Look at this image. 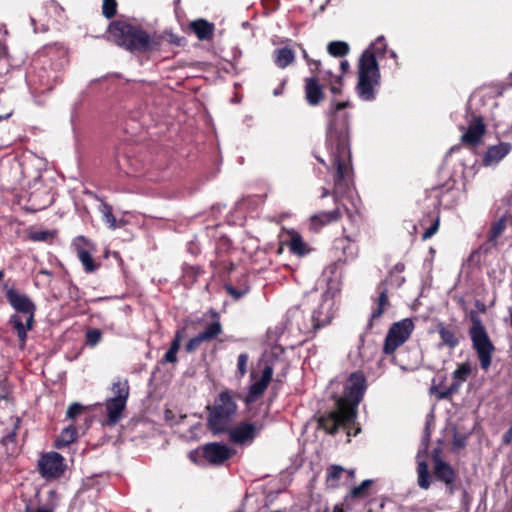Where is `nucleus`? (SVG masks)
I'll return each instance as SVG.
<instances>
[{
	"instance_id": "1",
	"label": "nucleus",
	"mask_w": 512,
	"mask_h": 512,
	"mask_svg": "<svg viewBox=\"0 0 512 512\" xmlns=\"http://www.w3.org/2000/svg\"><path fill=\"white\" fill-rule=\"evenodd\" d=\"M349 100H332L326 111L328 120L326 128V146L329 151L332 167L335 169V190H345L349 187L353 173L350 150V119L346 111L351 108Z\"/></svg>"
},
{
	"instance_id": "2",
	"label": "nucleus",
	"mask_w": 512,
	"mask_h": 512,
	"mask_svg": "<svg viewBox=\"0 0 512 512\" xmlns=\"http://www.w3.org/2000/svg\"><path fill=\"white\" fill-rule=\"evenodd\" d=\"M366 389L367 381L363 372L356 371L350 374L343 395L335 401L334 409L318 417V428L329 435H335L340 428H343L350 442L351 437L361 432L360 424L357 422L358 406L363 400Z\"/></svg>"
},
{
	"instance_id": "3",
	"label": "nucleus",
	"mask_w": 512,
	"mask_h": 512,
	"mask_svg": "<svg viewBox=\"0 0 512 512\" xmlns=\"http://www.w3.org/2000/svg\"><path fill=\"white\" fill-rule=\"evenodd\" d=\"M109 37L119 47L130 52L149 53L160 50L164 37L148 33L140 25L114 20L108 26Z\"/></svg>"
},
{
	"instance_id": "4",
	"label": "nucleus",
	"mask_w": 512,
	"mask_h": 512,
	"mask_svg": "<svg viewBox=\"0 0 512 512\" xmlns=\"http://www.w3.org/2000/svg\"><path fill=\"white\" fill-rule=\"evenodd\" d=\"M387 44L383 36L378 37L359 58L356 92L360 99L373 101L376 88L380 86L381 75L376 57L386 52Z\"/></svg>"
},
{
	"instance_id": "5",
	"label": "nucleus",
	"mask_w": 512,
	"mask_h": 512,
	"mask_svg": "<svg viewBox=\"0 0 512 512\" xmlns=\"http://www.w3.org/2000/svg\"><path fill=\"white\" fill-rule=\"evenodd\" d=\"M5 297L10 306L16 311L9 317L8 324L16 332L20 348H24L27 341V332L35 325L36 305L26 294L20 293L8 283L3 284Z\"/></svg>"
},
{
	"instance_id": "6",
	"label": "nucleus",
	"mask_w": 512,
	"mask_h": 512,
	"mask_svg": "<svg viewBox=\"0 0 512 512\" xmlns=\"http://www.w3.org/2000/svg\"><path fill=\"white\" fill-rule=\"evenodd\" d=\"M241 395L233 390L224 389L206 406V426L213 435L226 434L233 425L238 412L237 399Z\"/></svg>"
},
{
	"instance_id": "7",
	"label": "nucleus",
	"mask_w": 512,
	"mask_h": 512,
	"mask_svg": "<svg viewBox=\"0 0 512 512\" xmlns=\"http://www.w3.org/2000/svg\"><path fill=\"white\" fill-rule=\"evenodd\" d=\"M470 320L472 325L469 329V335L472 347L477 353L480 367L487 371L492 363L495 346L489 338L486 328L474 311L470 314Z\"/></svg>"
},
{
	"instance_id": "8",
	"label": "nucleus",
	"mask_w": 512,
	"mask_h": 512,
	"mask_svg": "<svg viewBox=\"0 0 512 512\" xmlns=\"http://www.w3.org/2000/svg\"><path fill=\"white\" fill-rule=\"evenodd\" d=\"M358 229L348 233L347 228H343V236L335 238L330 249L333 259L339 263H347L358 256L359 248L357 245Z\"/></svg>"
},
{
	"instance_id": "9",
	"label": "nucleus",
	"mask_w": 512,
	"mask_h": 512,
	"mask_svg": "<svg viewBox=\"0 0 512 512\" xmlns=\"http://www.w3.org/2000/svg\"><path fill=\"white\" fill-rule=\"evenodd\" d=\"M414 327V323L410 318H404L393 323L386 334L383 353L385 355L394 354V352L410 338Z\"/></svg>"
},
{
	"instance_id": "10",
	"label": "nucleus",
	"mask_w": 512,
	"mask_h": 512,
	"mask_svg": "<svg viewBox=\"0 0 512 512\" xmlns=\"http://www.w3.org/2000/svg\"><path fill=\"white\" fill-rule=\"evenodd\" d=\"M264 428L262 422L241 421L235 426H230L228 434L229 441L235 445L251 444L256 436Z\"/></svg>"
},
{
	"instance_id": "11",
	"label": "nucleus",
	"mask_w": 512,
	"mask_h": 512,
	"mask_svg": "<svg viewBox=\"0 0 512 512\" xmlns=\"http://www.w3.org/2000/svg\"><path fill=\"white\" fill-rule=\"evenodd\" d=\"M65 469V459L58 452L44 453L38 460V471L47 480L60 478Z\"/></svg>"
},
{
	"instance_id": "12",
	"label": "nucleus",
	"mask_w": 512,
	"mask_h": 512,
	"mask_svg": "<svg viewBox=\"0 0 512 512\" xmlns=\"http://www.w3.org/2000/svg\"><path fill=\"white\" fill-rule=\"evenodd\" d=\"M377 297L373 298L374 306L372 307L369 320L367 322L365 332H370L375 324V321L380 319L385 311L391 306L388 295L387 282H380L376 287Z\"/></svg>"
},
{
	"instance_id": "13",
	"label": "nucleus",
	"mask_w": 512,
	"mask_h": 512,
	"mask_svg": "<svg viewBox=\"0 0 512 512\" xmlns=\"http://www.w3.org/2000/svg\"><path fill=\"white\" fill-rule=\"evenodd\" d=\"M202 457L212 465H222L231 458L232 449L219 442L206 443L201 447Z\"/></svg>"
},
{
	"instance_id": "14",
	"label": "nucleus",
	"mask_w": 512,
	"mask_h": 512,
	"mask_svg": "<svg viewBox=\"0 0 512 512\" xmlns=\"http://www.w3.org/2000/svg\"><path fill=\"white\" fill-rule=\"evenodd\" d=\"M273 373V367L266 364L261 372L260 379L250 385L248 393L244 397V402L247 405L256 402L264 394L273 379Z\"/></svg>"
},
{
	"instance_id": "15",
	"label": "nucleus",
	"mask_w": 512,
	"mask_h": 512,
	"mask_svg": "<svg viewBox=\"0 0 512 512\" xmlns=\"http://www.w3.org/2000/svg\"><path fill=\"white\" fill-rule=\"evenodd\" d=\"M304 95L308 105L315 107L325 100L324 86L316 75L304 79Z\"/></svg>"
},
{
	"instance_id": "16",
	"label": "nucleus",
	"mask_w": 512,
	"mask_h": 512,
	"mask_svg": "<svg viewBox=\"0 0 512 512\" xmlns=\"http://www.w3.org/2000/svg\"><path fill=\"white\" fill-rule=\"evenodd\" d=\"M54 202V195L50 188L41 186L31 191L28 197V208L37 212L51 206Z\"/></svg>"
},
{
	"instance_id": "17",
	"label": "nucleus",
	"mask_w": 512,
	"mask_h": 512,
	"mask_svg": "<svg viewBox=\"0 0 512 512\" xmlns=\"http://www.w3.org/2000/svg\"><path fill=\"white\" fill-rule=\"evenodd\" d=\"M434 469L433 474L438 481L445 483V485L452 491L454 482L457 478L456 471L450 464L445 462L438 455L433 456Z\"/></svg>"
},
{
	"instance_id": "18",
	"label": "nucleus",
	"mask_w": 512,
	"mask_h": 512,
	"mask_svg": "<svg viewBox=\"0 0 512 512\" xmlns=\"http://www.w3.org/2000/svg\"><path fill=\"white\" fill-rule=\"evenodd\" d=\"M486 133V126L481 117H475L469 124L467 131L461 136V141L465 145L477 146L481 143Z\"/></svg>"
},
{
	"instance_id": "19",
	"label": "nucleus",
	"mask_w": 512,
	"mask_h": 512,
	"mask_svg": "<svg viewBox=\"0 0 512 512\" xmlns=\"http://www.w3.org/2000/svg\"><path fill=\"white\" fill-rule=\"evenodd\" d=\"M436 331L440 337V345L454 349L460 343L459 329L456 325L438 322Z\"/></svg>"
},
{
	"instance_id": "20",
	"label": "nucleus",
	"mask_w": 512,
	"mask_h": 512,
	"mask_svg": "<svg viewBox=\"0 0 512 512\" xmlns=\"http://www.w3.org/2000/svg\"><path fill=\"white\" fill-rule=\"evenodd\" d=\"M512 150V144L509 142H500L487 148L483 156L484 166H490L499 163Z\"/></svg>"
},
{
	"instance_id": "21",
	"label": "nucleus",
	"mask_w": 512,
	"mask_h": 512,
	"mask_svg": "<svg viewBox=\"0 0 512 512\" xmlns=\"http://www.w3.org/2000/svg\"><path fill=\"white\" fill-rule=\"evenodd\" d=\"M342 217V211L337 206L332 211H322L310 217V226L314 231H319L324 226L338 221Z\"/></svg>"
},
{
	"instance_id": "22",
	"label": "nucleus",
	"mask_w": 512,
	"mask_h": 512,
	"mask_svg": "<svg viewBox=\"0 0 512 512\" xmlns=\"http://www.w3.org/2000/svg\"><path fill=\"white\" fill-rule=\"evenodd\" d=\"M189 29L196 35L198 40L209 41L214 36L215 25L206 19L199 18L189 23Z\"/></svg>"
},
{
	"instance_id": "23",
	"label": "nucleus",
	"mask_w": 512,
	"mask_h": 512,
	"mask_svg": "<svg viewBox=\"0 0 512 512\" xmlns=\"http://www.w3.org/2000/svg\"><path fill=\"white\" fill-rule=\"evenodd\" d=\"M126 404V401L120 399L109 398L106 400V423L108 425H116L121 420Z\"/></svg>"
},
{
	"instance_id": "24",
	"label": "nucleus",
	"mask_w": 512,
	"mask_h": 512,
	"mask_svg": "<svg viewBox=\"0 0 512 512\" xmlns=\"http://www.w3.org/2000/svg\"><path fill=\"white\" fill-rule=\"evenodd\" d=\"M43 52L49 57L51 61L55 59V62L51 63L53 69H61L67 63V50L58 44L46 45L43 48Z\"/></svg>"
},
{
	"instance_id": "25",
	"label": "nucleus",
	"mask_w": 512,
	"mask_h": 512,
	"mask_svg": "<svg viewBox=\"0 0 512 512\" xmlns=\"http://www.w3.org/2000/svg\"><path fill=\"white\" fill-rule=\"evenodd\" d=\"M428 222H430V226L427 227L425 229L424 233L422 234V240H424V241L431 238L434 234H436V232L439 229L440 216H439V211L437 209H435L433 212H430L426 216H424L420 220V226L425 227Z\"/></svg>"
},
{
	"instance_id": "26",
	"label": "nucleus",
	"mask_w": 512,
	"mask_h": 512,
	"mask_svg": "<svg viewBox=\"0 0 512 512\" xmlns=\"http://www.w3.org/2000/svg\"><path fill=\"white\" fill-rule=\"evenodd\" d=\"M203 273L204 270L199 265L184 264L182 266L181 282L186 288H191Z\"/></svg>"
},
{
	"instance_id": "27",
	"label": "nucleus",
	"mask_w": 512,
	"mask_h": 512,
	"mask_svg": "<svg viewBox=\"0 0 512 512\" xmlns=\"http://www.w3.org/2000/svg\"><path fill=\"white\" fill-rule=\"evenodd\" d=\"M275 65L280 69H285L295 62V52L289 47H281L273 52Z\"/></svg>"
},
{
	"instance_id": "28",
	"label": "nucleus",
	"mask_w": 512,
	"mask_h": 512,
	"mask_svg": "<svg viewBox=\"0 0 512 512\" xmlns=\"http://www.w3.org/2000/svg\"><path fill=\"white\" fill-rule=\"evenodd\" d=\"M211 315L213 318H216L215 321L211 322L206 326V328L200 332V336L204 339L205 342H210L218 338L219 335L222 334L223 328L219 321V314L215 310H211Z\"/></svg>"
},
{
	"instance_id": "29",
	"label": "nucleus",
	"mask_w": 512,
	"mask_h": 512,
	"mask_svg": "<svg viewBox=\"0 0 512 512\" xmlns=\"http://www.w3.org/2000/svg\"><path fill=\"white\" fill-rule=\"evenodd\" d=\"M373 485V480L367 479L362 481L358 486H355L345 496L344 503L349 506V502L353 499H365L370 495V489Z\"/></svg>"
},
{
	"instance_id": "30",
	"label": "nucleus",
	"mask_w": 512,
	"mask_h": 512,
	"mask_svg": "<svg viewBox=\"0 0 512 512\" xmlns=\"http://www.w3.org/2000/svg\"><path fill=\"white\" fill-rule=\"evenodd\" d=\"M512 218L509 214H504L497 221L493 222L488 234V241L493 245L497 244V239L504 233L507 227V221Z\"/></svg>"
},
{
	"instance_id": "31",
	"label": "nucleus",
	"mask_w": 512,
	"mask_h": 512,
	"mask_svg": "<svg viewBox=\"0 0 512 512\" xmlns=\"http://www.w3.org/2000/svg\"><path fill=\"white\" fill-rule=\"evenodd\" d=\"M287 245L290 249V252L297 256H304L310 252V249L304 242L302 236L295 231L290 233V240Z\"/></svg>"
},
{
	"instance_id": "32",
	"label": "nucleus",
	"mask_w": 512,
	"mask_h": 512,
	"mask_svg": "<svg viewBox=\"0 0 512 512\" xmlns=\"http://www.w3.org/2000/svg\"><path fill=\"white\" fill-rule=\"evenodd\" d=\"M77 430L73 425H70L62 430L60 435L55 440L54 446L58 449H62L72 442H74L77 438Z\"/></svg>"
},
{
	"instance_id": "33",
	"label": "nucleus",
	"mask_w": 512,
	"mask_h": 512,
	"mask_svg": "<svg viewBox=\"0 0 512 512\" xmlns=\"http://www.w3.org/2000/svg\"><path fill=\"white\" fill-rule=\"evenodd\" d=\"M329 55L336 58H343L350 52V46L345 41H331L327 45Z\"/></svg>"
},
{
	"instance_id": "34",
	"label": "nucleus",
	"mask_w": 512,
	"mask_h": 512,
	"mask_svg": "<svg viewBox=\"0 0 512 512\" xmlns=\"http://www.w3.org/2000/svg\"><path fill=\"white\" fill-rule=\"evenodd\" d=\"M111 391L114 394L113 399H120L122 401H126L130 395V387L127 379L118 380L114 382L111 387Z\"/></svg>"
},
{
	"instance_id": "35",
	"label": "nucleus",
	"mask_w": 512,
	"mask_h": 512,
	"mask_svg": "<svg viewBox=\"0 0 512 512\" xmlns=\"http://www.w3.org/2000/svg\"><path fill=\"white\" fill-rule=\"evenodd\" d=\"M94 252L95 251H82L81 254L77 255L86 273H94L100 267V263L96 262L93 258L92 254Z\"/></svg>"
},
{
	"instance_id": "36",
	"label": "nucleus",
	"mask_w": 512,
	"mask_h": 512,
	"mask_svg": "<svg viewBox=\"0 0 512 512\" xmlns=\"http://www.w3.org/2000/svg\"><path fill=\"white\" fill-rule=\"evenodd\" d=\"M325 74L327 78L324 77L323 81L327 82L330 92L335 96L341 95L343 87L342 75H333L331 71H326Z\"/></svg>"
},
{
	"instance_id": "37",
	"label": "nucleus",
	"mask_w": 512,
	"mask_h": 512,
	"mask_svg": "<svg viewBox=\"0 0 512 512\" xmlns=\"http://www.w3.org/2000/svg\"><path fill=\"white\" fill-rule=\"evenodd\" d=\"M471 374V365L469 362L460 364L457 369L453 372V383L457 384V391L461 384L465 382Z\"/></svg>"
},
{
	"instance_id": "38",
	"label": "nucleus",
	"mask_w": 512,
	"mask_h": 512,
	"mask_svg": "<svg viewBox=\"0 0 512 512\" xmlns=\"http://www.w3.org/2000/svg\"><path fill=\"white\" fill-rule=\"evenodd\" d=\"M418 485L422 489H428L431 485L428 464L421 461L417 465Z\"/></svg>"
},
{
	"instance_id": "39",
	"label": "nucleus",
	"mask_w": 512,
	"mask_h": 512,
	"mask_svg": "<svg viewBox=\"0 0 512 512\" xmlns=\"http://www.w3.org/2000/svg\"><path fill=\"white\" fill-rule=\"evenodd\" d=\"M72 246L76 254H81L82 251H96V246L85 236H77L73 239Z\"/></svg>"
},
{
	"instance_id": "40",
	"label": "nucleus",
	"mask_w": 512,
	"mask_h": 512,
	"mask_svg": "<svg viewBox=\"0 0 512 512\" xmlns=\"http://www.w3.org/2000/svg\"><path fill=\"white\" fill-rule=\"evenodd\" d=\"M28 238L34 242H51L55 238V232L50 230H35L29 232Z\"/></svg>"
},
{
	"instance_id": "41",
	"label": "nucleus",
	"mask_w": 512,
	"mask_h": 512,
	"mask_svg": "<svg viewBox=\"0 0 512 512\" xmlns=\"http://www.w3.org/2000/svg\"><path fill=\"white\" fill-rule=\"evenodd\" d=\"M431 394L436 395L439 400L448 399L454 393L457 392V384H451L449 387L439 388L437 386H432L430 388Z\"/></svg>"
},
{
	"instance_id": "42",
	"label": "nucleus",
	"mask_w": 512,
	"mask_h": 512,
	"mask_svg": "<svg viewBox=\"0 0 512 512\" xmlns=\"http://www.w3.org/2000/svg\"><path fill=\"white\" fill-rule=\"evenodd\" d=\"M225 291L234 299L239 300L249 292V286L245 285L241 288H236L230 283L224 285Z\"/></svg>"
},
{
	"instance_id": "43",
	"label": "nucleus",
	"mask_w": 512,
	"mask_h": 512,
	"mask_svg": "<svg viewBox=\"0 0 512 512\" xmlns=\"http://www.w3.org/2000/svg\"><path fill=\"white\" fill-rule=\"evenodd\" d=\"M117 13V1L116 0H103L102 3V14L105 18L111 19Z\"/></svg>"
},
{
	"instance_id": "44",
	"label": "nucleus",
	"mask_w": 512,
	"mask_h": 512,
	"mask_svg": "<svg viewBox=\"0 0 512 512\" xmlns=\"http://www.w3.org/2000/svg\"><path fill=\"white\" fill-rule=\"evenodd\" d=\"M345 212L347 214L348 220L350 221V223L352 225L351 231H355L356 229H358V234H359L360 233V224L362 221V216H361L360 212L357 210L351 211L348 208H345Z\"/></svg>"
},
{
	"instance_id": "45",
	"label": "nucleus",
	"mask_w": 512,
	"mask_h": 512,
	"mask_svg": "<svg viewBox=\"0 0 512 512\" xmlns=\"http://www.w3.org/2000/svg\"><path fill=\"white\" fill-rule=\"evenodd\" d=\"M185 336H186V328L185 327L177 329L174 333V337H173V340L171 341L169 350L178 352L180 349V346H181V342L185 338Z\"/></svg>"
},
{
	"instance_id": "46",
	"label": "nucleus",
	"mask_w": 512,
	"mask_h": 512,
	"mask_svg": "<svg viewBox=\"0 0 512 512\" xmlns=\"http://www.w3.org/2000/svg\"><path fill=\"white\" fill-rule=\"evenodd\" d=\"M102 339V332L99 329H89L86 332V344L94 347L96 346Z\"/></svg>"
},
{
	"instance_id": "47",
	"label": "nucleus",
	"mask_w": 512,
	"mask_h": 512,
	"mask_svg": "<svg viewBox=\"0 0 512 512\" xmlns=\"http://www.w3.org/2000/svg\"><path fill=\"white\" fill-rule=\"evenodd\" d=\"M249 361V355L247 353H241L237 359V374L239 378L244 377L247 373V366Z\"/></svg>"
},
{
	"instance_id": "48",
	"label": "nucleus",
	"mask_w": 512,
	"mask_h": 512,
	"mask_svg": "<svg viewBox=\"0 0 512 512\" xmlns=\"http://www.w3.org/2000/svg\"><path fill=\"white\" fill-rule=\"evenodd\" d=\"M205 342L204 339L200 336V334L196 335L195 337L191 338L185 345V350L188 353H192L196 351L200 345Z\"/></svg>"
},
{
	"instance_id": "49",
	"label": "nucleus",
	"mask_w": 512,
	"mask_h": 512,
	"mask_svg": "<svg viewBox=\"0 0 512 512\" xmlns=\"http://www.w3.org/2000/svg\"><path fill=\"white\" fill-rule=\"evenodd\" d=\"M405 270V265L404 263H397L389 272V275L384 279L382 280V282H387V284H393V278L395 276V274H402Z\"/></svg>"
},
{
	"instance_id": "50",
	"label": "nucleus",
	"mask_w": 512,
	"mask_h": 512,
	"mask_svg": "<svg viewBox=\"0 0 512 512\" xmlns=\"http://www.w3.org/2000/svg\"><path fill=\"white\" fill-rule=\"evenodd\" d=\"M84 410V407L79 403H72L67 410V418L74 420L77 416H79Z\"/></svg>"
},
{
	"instance_id": "51",
	"label": "nucleus",
	"mask_w": 512,
	"mask_h": 512,
	"mask_svg": "<svg viewBox=\"0 0 512 512\" xmlns=\"http://www.w3.org/2000/svg\"><path fill=\"white\" fill-rule=\"evenodd\" d=\"M343 472H344V468L342 466L331 465L328 468V479L331 481H338Z\"/></svg>"
},
{
	"instance_id": "52",
	"label": "nucleus",
	"mask_w": 512,
	"mask_h": 512,
	"mask_svg": "<svg viewBox=\"0 0 512 512\" xmlns=\"http://www.w3.org/2000/svg\"><path fill=\"white\" fill-rule=\"evenodd\" d=\"M104 209H105L104 216H105L106 222L109 223V225L112 229H115L117 227L116 226V218L113 215L112 208L108 205H104Z\"/></svg>"
},
{
	"instance_id": "53",
	"label": "nucleus",
	"mask_w": 512,
	"mask_h": 512,
	"mask_svg": "<svg viewBox=\"0 0 512 512\" xmlns=\"http://www.w3.org/2000/svg\"><path fill=\"white\" fill-rule=\"evenodd\" d=\"M177 353L176 351H173V350H167L166 353L164 354L162 360H161V363L162 364H166V363H176L178 358H177Z\"/></svg>"
},
{
	"instance_id": "54",
	"label": "nucleus",
	"mask_w": 512,
	"mask_h": 512,
	"mask_svg": "<svg viewBox=\"0 0 512 512\" xmlns=\"http://www.w3.org/2000/svg\"><path fill=\"white\" fill-rule=\"evenodd\" d=\"M2 444L6 447H9L10 444L15 445L16 444V428L9 432L7 435H5L2 440Z\"/></svg>"
},
{
	"instance_id": "55",
	"label": "nucleus",
	"mask_w": 512,
	"mask_h": 512,
	"mask_svg": "<svg viewBox=\"0 0 512 512\" xmlns=\"http://www.w3.org/2000/svg\"><path fill=\"white\" fill-rule=\"evenodd\" d=\"M512 443V424L509 429L502 436V445L508 446Z\"/></svg>"
},
{
	"instance_id": "56",
	"label": "nucleus",
	"mask_w": 512,
	"mask_h": 512,
	"mask_svg": "<svg viewBox=\"0 0 512 512\" xmlns=\"http://www.w3.org/2000/svg\"><path fill=\"white\" fill-rule=\"evenodd\" d=\"M393 282H394L393 284H389V285L399 288L405 282V277L402 276L401 274H395V276L393 278Z\"/></svg>"
},
{
	"instance_id": "57",
	"label": "nucleus",
	"mask_w": 512,
	"mask_h": 512,
	"mask_svg": "<svg viewBox=\"0 0 512 512\" xmlns=\"http://www.w3.org/2000/svg\"><path fill=\"white\" fill-rule=\"evenodd\" d=\"M320 68H321V61L312 59V67H310L311 72L313 74H317L320 72Z\"/></svg>"
},
{
	"instance_id": "58",
	"label": "nucleus",
	"mask_w": 512,
	"mask_h": 512,
	"mask_svg": "<svg viewBox=\"0 0 512 512\" xmlns=\"http://www.w3.org/2000/svg\"><path fill=\"white\" fill-rule=\"evenodd\" d=\"M25 512H54L52 508L39 507L37 509H32L29 506H26Z\"/></svg>"
},
{
	"instance_id": "59",
	"label": "nucleus",
	"mask_w": 512,
	"mask_h": 512,
	"mask_svg": "<svg viewBox=\"0 0 512 512\" xmlns=\"http://www.w3.org/2000/svg\"><path fill=\"white\" fill-rule=\"evenodd\" d=\"M350 65H349V62L347 60H342L340 62V68H341V74L340 75H344L348 69H349Z\"/></svg>"
},
{
	"instance_id": "60",
	"label": "nucleus",
	"mask_w": 512,
	"mask_h": 512,
	"mask_svg": "<svg viewBox=\"0 0 512 512\" xmlns=\"http://www.w3.org/2000/svg\"><path fill=\"white\" fill-rule=\"evenodd\" d=\"M38 274H40V275H45V276H47V277H49V278H52V277H53V273H52L50 270L45 269V268H41V269L39 270Z\"/></svg>"
},
{
	"instance_id": "61",
	"label": "nucleus",
	"mask_w": 512,
	"mask_h": 512,
	"mask_svg": "<svg viewBox=\"0 0 512 512\" xmlns=\"http://www.w3.org/2000/svg\"><path fill=\"white\" fill-rule=\"evenodd\" d=\"M282 381L279 379H276L273 383L272 390L275 391V393L281 388Z\"/></svg>"
},
{
	"instance_id": "62",
	"label": "nucleus",
	"mask_w": 512,
	"mask_h": 512,
	"mask_svg": "<svg viewBox=\"0 0 512 512\" xmlns=\"http://www.w3.org/2000/svg\"><path fill=\"white\" fill-rule=\"evenodd\" d=\"M303 58L305 59L307 65L309 67H312V58L309 57V55L307 54V52L305 50H303Z\"/></svg>"
},
{
	"instance_id": "63",
	"label": "nucleus",
	"mask_w": 512,
	"mask_h": 512,
	"mask_svg": "<svg viewBox=\"0 0 512 512\" xmlns=\"http://www.w3.org/2000/svg\"><path fill=\"white\" fill-rule=\"evenodd\" d=\"M332 512H345L343 504L334 505Z\"/></svg>"
},
{
	"instance_id": "64",
	"label": "nucleus",
	"mask_w": 512,
	"mask_h": 512,
	"mask_svg": "<svg viewBox=\"0 0 512 512\" xmlns=\"http://www.w3.org/2000/svg\"><path fill=\"white\" fill-rule=\"evenodd\" d=\"M170 42L176 45H181V39L173 35L171 36Z\"/></svg>"
}]
</instances>
